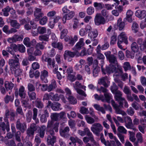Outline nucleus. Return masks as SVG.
<instances>
[{"mask_svg":"<svg viewBox=\"0 0 146 146\" xmlns=\"http://www.w3.org/2000/svg\"><path fill=\"white\" fill-rule=\"evenodd\" d=\"M15 58V59H10L9 64L11 71L14 73L15 77H17L22 74L23 70L20 68L19 59L16 56Z\"/></svg>","mask_w":146,"mask_h":146,"instance_id":"f257e3e1","label":"nucleus"},{"mask_svg":"<svg viewBox=\"0 0 146 146\" xmlns=\"http://www.w3.org/2000/svg\"><path fill=\"white\" fill-rule=\"evenodd\" d=\"M104 54L109 62L111 63L116 64L117 68L119 69L120 71L121 72L122 68L117 62L116 57L113 55L111 54V52L110 51L106 52L104 53Z\"/></svg>","mask_w":146,"mask_h":146,"instance_id":"f03ea898","label":"nucleus"},{"mask_svg":"<svg viewBox=\"0 0 146 146\" xmlns=\"http://www.w3.org/2000/svg\"><path fill=\"white\" fill-rule=\"evenodd\" d=\"M103 127L99 123H95L93 124L91 127V131L97 136L100 135V132L103 129Z\"/></svg>","mask_w":146,"mask_h":146,"instance_id":"7ed1b4c3","label":"nucleus"},{"mask_svg":"<svg viewBox=\"0 0 146 146\" xmlns=\"http://www.w3.org/2000/svg\"><path fill=\"white\" fill-rule=\"evenodd\" d=\"M106 20L101 14L97 13L94 19L95 24L97 26L104 25L106 22Z\"/></svg>","mask_w":146,"mask_h":146,"instance_id":"20e7f679","label":"nucleus"},{"mask_svg":"<svg viewBox=\"0 0 146 146\" xmlns=\"http://www.w3.org/2000/svg\"><path fill=\"white\" fill-rule=\"evenodd\" d=\"M77 53H76V52H73L66 50L64 51L63 54L64 58L68 62H71L72 60V58L74 57L75 56H76Z\"/></svg>","mask_w":146,"mask_h":146,"instance_id":"39448f33","label":"nucleus"},{"mask_svg":"<svg viewBox=\"0 0 146 146\" xmlns=\"http://www.w3.org/2000/svg\"><path fill=\"white\" fill-rule=\"evenodd\" d=\"M73 87L78 94L84 97L87 96V94L84 91L79 89L80 88L82 85L78 81H76L74 84H73Z\"/></svg>","mask_w":146,"mask_h":146,"instance_id":"423d86ee","label":"nucleus"},{"mask_svg":"<svg viewBox=\"0 0 146 146\" xmlns=\"http://www.w3.org/2000/svg\"><path fill=\"white\" fill-rule=\"evenodd\" d=\"M124 118L125 122V125L127 128L132 129L134 131H137L135 127H133L132 120L130 117L127 116L126 117H124Z\"/></svg>","mask_w":146,"mask_h":146,"instance_id":"0eeeda50","label":"nucleus"},{"mask_svg":"<svg viewBox=\"0 0 146 146\" xmlns=\"http://www.w3.org/2000/svg\"><path fill=\"white\" fill-rule=\"evenodd\" d=\"M113 94H115L114 98L115 100L119 102V106L123 107V102H121V101L124 100L125 98L122 97V93L119 90H117Z\"/></svg>","mask_w":146,"mask_h":146,"instance_id":"6e6552de","label":"nucleus"},{"mask_svg":"<svg viewBox=\"0 0 146 146\" xmlns=\"http://www.w3.org/2000/svg\"><path fill=\"white\" fill-rule=\"evenodd\" d=\"M27 53L30 54H33L35 56H40L42 54L41 51L35 47L34 48L33 47L29 48L27 49Z\"/></svg>","mask_w":146,"mask_h":146,"instance_id":"1a4fd4ad","label":"nucleus"},{"mask_svg":"<svg viewBox=\"0 0 146 146\" xmlns=\"http://www.w3.org/2000/svg\"><path fill=\"white\" fill-rule=\"evenodd\" d=\"M84 130L85 134L86 133L87 136L90 138V140L93 143V145L96 146H98V143L94 140L93 135L89 129L88 127H86L84 129Z\"/></svg>","mask_w":146,"mask_h":146,"instance_id":"9d476101","label":"nucleus"},{"mask_svg":"<svg viewBox=\"0 0 146 146\" xmlns=\"http://www.w3.org/2000/svg\"><path fill=\"white\" fill-rule=\"evenodd\" d=\"M78 38L76 35H74L73 38L71 36H67L64 38L65 41L68 42L71 46H73L78 40Z\"/></svg>","mask_w":146,"mask_h":146,"instance_id":"9b49d317","label":"nucleus"},{"mask_svg":"<svg viewBox=\"0 0 146 146\" xmlns=\"http://www.w3.org/2000/svg\"><path fill=\"white\" fill-rule=\"evenodd\" d=\"M75 15V12L73 11L70 12L68 13L65 14L62 19V23L64 24L66 22V20H70L72 19Z\"/></svg>","mask_w":146,"mask_h":146,"instance_id":"f8f14e48","label":"nucleus"},{"mask_svg":"<svg viewBox=\"0 0 146 146\" xmlns=\"http://www.w3.org/2000/svg\"><path fill=\"white\" fill-rule=\"evenodd\" d=\"M84 39L83 38H81L80 39L78 42L72 48V50L76 52H78V51L80 50L82 47L83 46L84 44Z\"/></svg>","mask_w":146,"mask_h":146,"instance_id":"ddd939ff","label":"nucleus"},{"mask_svg":"<svg viewBox=\"0 0 146 146\" xmlns=\"http://www.w3.org/2000/svg\"><path fill=\"white\" fill-rule=\"evenodd\" d=\"M16 126L17 129L20 130L23 133L27 129V125L26 123H21L19 119H18L16 122Z\"/></svg>","mask_w":146,"mask_h":146,"instance_id":"4468645a","label":"nucleus"},{"mask_svg":"<svg viewBox=\"0 0 146 146\" xmlns=\"http://www.w3.org/2000/svg\"><path fill=\"white\" fill-rule=\"evenodd\" d=\"M44 15V14L42 11V9L37 7L35 8L34 15L36 19L38 20Z\"/></svg>","mask_w":146,"mask_h":146,"instance_id":"2eb2a0df","label":"nucleus"},{"mask_svg":"<svg viewBox=\"0 0 146 146\" xmlns=\"http://www.w3.org/2000/svg\"><path fill=\"white\" fill-rule=\"evenodd\" d=\"M118 41L124 42L126 44H128L127 37L125 32H122L118 35Z\"/></svg>","mask_w":146,"mask_h":146,"instance_id":"dca6fc26","label":"nucleus"},{"mask_svg":"<svg viewBox=\"0 0 146 146\" xmlns=\"http://www.w3.org/2000/svg\"><path fill=\"white\" fill-rule=\"evenodd\" d=\"M22 39L23 38L20 36L15 35L12 37L8 38L7 40L9 43H11L18 41L22 40Z\"/></svg>","mask_w":146,"mask_h":146,"instance_id":"f3484780","label":"nucleus"},{"mask_svg":"<svg viewBox=\"0 0 146 146\" xmlns=\"http://www.w3.org/2000/svg\"><path fill=\"white\" fill-rule=\"evenodd\" d=\"M135 15L139 19H142L146 16V11L144 10H138L136 11Z\"/></svg>","mask_w":146,"mask_h":146,"instance_id":"a211bd4d","label":"nucleus"},{"mask_svg":"<svg viewBox=\"0 0 146 146\" xmlns=\"http://www.w3.org/2000/svg\"><path fill=\"white\" fill-rule=\"evenodd\" d=\"M47 34L40 36L38 37L39 40L41 41H48L49 40V36L51 34V30L48 29L47 30Z\"/></svg>","mask_w":146,"mask_h":146,"instance_id":"6ab92c4d","label":"nucleus"},{"mask_svg":"<svg viewBox=\"0 0 146 146\" xmlns=\"http://www.w3.org/2000/svg\"><path fill=\"white\" fill-rule=\"evenodd\" d=\"M108 80L109 78L107 76H105L99 79L98 83L100 85L102 84L105 87H108V83L109 82Z\"/></svg>","mask_w":146,"mask_h":146,"instance_id":"aec40b11","label":"nucleus"},{"mask_svg":"<svg viewBox=\"0 0 146 146\" xmlns=\"http://www.w3.org/2000/svg\"><path fill=\"white\" fill-rule=\"evenodd\" d=\"M46 129V126L42 125L40 126L38 130V135L41 138H43L44 136L45 130Z\"/></svg>","mask_w":146,"mask_h":146,"instance_id":"412c9836","label":"nucleus"},{"mask_svg":"<svg viewBox=\"0 0 146 146\" xmlns=\"http://www.w3.org/2000/svg\"><path fill=\"white\" fill-rule=\"evenodd\" d=\"M86 61L85 60L81 59L79 61V64H76L74 66V70L76 71L80 70L82 67V65L85 63Z\"/></svg>","mask_w":146,"mask_h":146,"instance_id":"4be33fe9","label":"nucleus"},{"mask_svg":"<svg viewBox=\"0 0 146 146\" xmlns=\"http://www.w3.org/2000/svg\"><path fill=\"white\" fill-rule=\"evenodd\" d=\"M46 62H47V67L49 69H52V68L54 67L55 61L54 59H52L50 58H48Z\"/></svg>","mask_w":146,"mask_h":146,"instance_id":"5701e85b","label":"nucleus"},{"mask_svg":"<svg viewBox=\"0 0 146 146\" xmlns=\"http://www.w3.org/2000/svg\"><path fill=\"white\" fill-rule=\"evenodd\" d=\"M19 94L21 98L23 99L26 98V92L25 90V88L23 86H20L19 89Z\"/></svg>","mask_w":146,"mask_h":146,"instance_id":"b1692460","label":"nucleus"},{"mask_svg":"<svg viewBox=\"0 0 146 146\" xmlns=\"http://www.w3.org/2000/svg\"><path fill=\"white\" fill-rule=\"evenodd\" d=\"M98 35V32L96 29L94 30L93 31L89 32L88 35V36L89 38L93 40L96 38Z\"/></svg>","mask_w":146,"mask_h":146,"instance_id":"393cba45","label":"nucleus"},{"mask_svg":"<svg viewBox=\"0 0 146 146\" xmlns=\"http://www.w3.org/2000/svg\"><path fill=\"white\" fill-rule=\"evenodd\" d=\"M48 76V72L45 70H44L42 71L41 72L40 78L42 81H44L45 83H47L48 82V80L46 78Z\"/></svg>","mask_w":146,"mask_h":146,"instance_id":"a878e982","label":"nucleus"},{"mask_svg":"<svg viewBox=\"0 0 146 146\" xmlns=\"http://www.w3.org/2000/svg\"><path fill=\"white\" fill-rule=\"evenodd\" d=\"M56 140V137L55 136H50V135H48L47 140L48 144L49 145H53L55 142Z\"/></svg>","mask_w":146,"mask_h":146,"instance_id":"bb28decb","label":"nucleus"},{"mask_svg":"<svg viewBox=\"0 0 146 146\" xmlns=\"http://www.w3.org/2000/svg\"><path fill=\"white\" fill-rule=\"evenodd\" d=\"M14 84L11 82L5 81L4 83L5 88L7 91L11 90L14 86Z\"/></svg>","mask_w":146,"mask_h":146,"instance_id":"cd10ccee","label":"nucleus"},{"mask_svg":"<svg viewBox=\"0 0 146 146\" xmlns=\"http://www.w3.org/2000/svg\"><path fill=\"white\" fill-rule=\"evenodd\" d=\"M121 18H119L117 20V26L119 30L123 29L125 27V23L122 21Z\"/></svg>","mask_w":146,"mask_h":146,"instance_id":"c85d7f7f","label":"nucleus"},{"mask_svg":"<svg viewBox=\"0 0 146 146\" xmlns=\"http://www.w3.org/2000/svg\"><path fill=\"white\" fill-rule=\"evenodd\" d=\"M90 50V49H88L87 50V52H86V50L85 49H83L82 50L81 52L79 53L78 52H76V53H77L76 54V56H86L87 55V54H90L92 52V50H91V51L90 52H88Z\"/></svg>","mask_w":146,"mask_h":146,"instance_id":"c756f323","label":"nucleus"},{"mask_svg":"<svg viewBox=\"0 0 146 146\" xmlns=\"http://www.w3.org/2000/svg\"><path fill=\"white\" fill-rule=\"evenodd\" d=\"M116 68L113 64H110L106 69V72L108 73L116 72Z\"/></svg>","mask_w":146,"mask_h":146,"instance_id":"7c9ffc66","label":"nucleus"},{"mask_svg":"<svg viewBox=\"0 0 146 146\" xmlns=\"http://www.w3.org/2000/svg\"><path fill=\"white\" fill-rule=\"evenodd\" d=\"M57 87L56 82L54 80H52L51 83L48 86V91L50 92L53 89Z\"/></svg>","mask_w":146,"mask_h":146,"instance_id":"2f4dec72","label":"nucleus"},{"mask_svg":"<svg viewBox=\"0 0 146 146\" xmlns=\"http://www.w3.org/2000/svg\"><path fill=\"white\" fill-rule=\"evenodd\" d=\"M133 14V12L131 10H128L126 12V19L129 22L131 23L132 21V16Z\"/></svg>","mask_w":146,"mask_h":146,"instance_id":"473e14b6","label":"nucleus"},{"mask_svg":"<svg viewBox=\"0 0 146 146\" xmlns=\"http://www.w3.org/2000/svg\"><path fill=\"white\" fill-rule=\"evenodd\" d=\"M10 24L12 27L16 29H19L20 27V24L15 20H11L10 21Z\"/></svg>","mask_w":146,"mask_h":146,"instance_id":"72a5a7b5","label":"nucleus"},{"mask_svg":"<svg viewBox=\"0 0 146 146\" xmlns=\"http://www.w3.org/2000/svg\"><path fill=\"white\" fill-rule=\"evenodd\" d=\"M61 105L58 102H54L51 106L52 110L55 111H57L61 109L60 108Z\"/></svg>","mask_w":146,"mask_h":146,"instance_id":"f704fd0d","label":"nucleus"},{"mask_svg":"<svg viewBox=\"0 0 146 146\" xmlns=\"http://www.w3.org/2000/svg\"><path fill=\"white\" fill-rule=\"evenodd\" d=\"M114 109L115 113L117 114H121L123 116L127 115L126 113L123 110L120 109L119 106L115 108Z\"/></svg>","mask_w":146,"mask_h":146,"instance_id":"c9c22d12","label":"nucleus"},{"mask_svg":"<svg viewBox=\"0 0 146 146\" xmlns=\"http://www.w3.org/2000/svg\"><path fill=\"white\" fill-rule=\"evenodd\" d=\"M50 97L52 100L58 101L59 100L60 98L57 94H54L53 93L51 92L49 93Z\"/></svg>","mask_w":146,"mask_h":146,"instance_id":"e433bc0d","label":"nucleus"},{"mask_svg":"<svg viewBox=\"0 0 146 146\" xmlns=\"http://www.w3.org/2000/svg\"><path fill=\"white\" fill-rule=\"evenodd\" d=\"M105 97V101H106L108 103H110V100L112 98V95L108 92L104 94Z\"/></svg>","mask_w":146,"mask_h":146,"instance_id":"4c0bfd02","label":"nucleus"},{"mask_svg":"<svg viewBox=\"0 0 146 146\" xmlns=\"http://www.w3.org/2000/svg\"><path fill=\"white\" fill-rule=\"evenodd\" d=\"M37 31L38 34H43L46 33L47 30L45 27L39 26L37 28Z\"/></svg>","mask_w":146,"mask_h":146,"instance_id":"58836bf2","label":"nucleus"},{"mask_svg":"<svg viewBox=\"0 0 146 146\" xmlns=\"http://www.w3.org/2000/svg\"><path fill=\"white\" fill-rule=\"evenodd\" d=\"M14 99V95L9 96L7 95L4 98V101L6 104H8L9 101L11 102H13Z\"/></svg>","mask_w":146,"mask_h":146,"instance_id":"ea45409f","label":"nucleus"},{"mask_svg":"<svg viewBox=\"0 0 146 146\" xmlns=\"http://www.w3.org/2000/svg\"><path fill=\"white\" fill-rule=\"evenodd\" d=\"M132 50L134 52H137L139 50V46L136 42H133L131 45Z\"/></svg>","mask_w":146,"mask_h":146,"instance_id":"a19ab883","label":"nucleus"},{"mask_svg":"<svg viewBox=\"0 0 146 146\" xmlns=\"http://www.w3.org/2000/svg\"><path fill=\"white\" fill-rule=\"evenodd\" d=\"M94 108L98 111H101L102 113L105 114L106 113L104 109L102 107H101L98 104H94Z\"/></svg>","mask_w":146,"mask_h":146,"instance_id":"79ce46f5","label":"nucleus"},{"mask_svg":"<svg viewBox=\"0 0 146 146\" xmlns=\"http://www.w3.org/2000/svg\"><path fill=\"white\" fill-rule=\"evenodd\" d=\"M11 8L9 6L6 7L5 8L2 9V11L3 12V15L5 17H7L9 15V12L10 11Z\"/></svg>","mask_w":146,"mask_h":146,"instance_id":"37998d69","label":"nucleus"},{"mask_svg":"<svg viewBox=\"0 0 146 146\" xmlns=\"http://www.w3.org/2000/svg\"><path fill=\"white\" fill-rule=\"evenodd\" d=\"M85 118L87 122L89 124H92L95 122L94 119L88 115H86Z\"/></svg>","mask_w":146,"mask_h":146,"instance_id":"c03bdc74","label":"nucleus"},{"mask_svg":"<svg viewBox=\"0 0 146 146\" xmlns=\"http://www.w3.org/2000/svg\"><path fill=\"white\" fill-rule=\"evenodd\" d=\"M128 132L129 140L132 142H134L136 140L135 137V133L130 131H129Z\"/></svg>","mask_w":146,"mask_h":146,"instance_id":"a18cd8bd","label":"nucleus"},{"mask_svg":"<svg viewBox=\"0 0 146 146\" xmlns=\"http://www.w3.org/2000/svg\"><path fill=\"white\" fill-rule=\"evenodd\" d=\"M48 20V17L46 16H44L40 19L39 23L40 25H44L46 23Z\"/></svg>","mask_w":146,"mask_h":146,"instance_id":"49530a36","label":"nucleus"},{"mask_svg":"<svg viewBox=\"0 0 146 146\" xmlns=\"http://www.w3.org/2000/svg\"><path fill=\"white\" fill-rule=\"evenodd\" d=\"M117 120L116 119L115 117H113V119L114 120L115 123L116 125L117 126H118L120 125V124L119 122L118 121V120L120 122L123 123V120L122 118L120 117L117 116Z\"/></svg>","mask_w":146,"mask_h":146,"instance_id":"de8ad7c7","label":"nucleus"},{"mask_svg":"<svg viewBox=\"0 0 146 146\" xmlns=\"http://www.w3.org/2000/svg\"><path fill=\"white\" fill-rule=\"evenodd\" d=\"M36 106L39 108H42L43 107V105L41 100L37 99L35 101Z\"/></svg>","mask_w":146,"mask_h":146,"instance_id":"09e8293b","label":"nucleus"},{"mask_svg":"<svg viewBox=\"0 0 146 146\" xmlns=\"http://www.w3.org/2000/svg\"><path fill=\"white\" fill-rule=\"evenodd\" d=\"M28 94L31 100H34L36 99V95L35 92H28Z\"/></svg>","mask_w":146,"mask_h":146,"instance_id":"8fccbe9b","label":"nucleus"},{"mask_svg":"<svg viewBox=\"0 0 146 146\" xmlns=\"http://www.w3.org/2000/svg\"><path fill=\"white\" fill-rule=\"evenodd\" d=\"M68 99L71 104H74L77 103L76 99L72 96L68 97Z\"/></svg>","mask_w":146,"mask_h":146,"instance_id":"3c124183","label":"nucleus"},{"mask_svg":"<svg viewBox=\"0 0 146 146\" xmlns=\"http://www.w3.org/2000/svg\"><path fill=\"white\" fill-rule=\"evenodd\" d=\"M100 71V68H93V74L94 77H96L98 76V74Z\"/></svg>","mask_w":146,"mask_h":146,"instance_id":"603ef678","label":"nucleus"},{"mask_svg":"<svg viewBox=\"0 0 146 146\" xmlns=\"http://www.w3.org/2000/svg\"><path fill=\"white\" fill-rule=\"evenodd\" d=\"M30 42V39L28 37H26L24 39L23 43L27 47L31 46Z\"/></svg>","mask_w":146,"mask_h":146,"instance_id":"864d4df0","label":"nucleus"},{"mask_svg":"<svg viewBox=\"0 0 146 146\" xmlns=\"http://www.w3.org/2000/svg\"><path fill=\"white\" fill-rule=\"evenodd\" d=\"M123 67L125 71L130 69L131 68V66L129 63L127 62H124L123 64Z\"/></svg>","mask_w":146,"mask_h":146,"instance_id":"5fc2aeb1","label":"nucleus"},{"mask_svg":"<svg viewBox=\"0 0 146 146\" xmlns=\"http://www.w3.org/2000/svg\"><path fill=\"white\" fill-rule=\"evenodd\" d=\"M95 98L97 100H101L103 102H105V100L104 96L102 95H100L99 96L97 94H96L94 95Z\"/></svg>","mask_w":146,"mask_h":146,"instance_id":"6e6d98bb","label":"nucleus"},{"mask_svg":"<svg viewBox=\"0 0 146 146\" xmlns=\"http://www.w3.org/2000/svg\"><path fill=\"white\" fill-rule=\"evenodd\" d=\"M51 118L53 120L56 121L60 120L58 113H53L51 114Z\"/></svg>","mask_w":146,"mask_h":146,"instance_id":"4d7b16f0","label":"nucleus"},{"mask_svg":"<svg viewBox=\"0 0 146 146\" xmlns=\"http://www.w3.org/2000/svg\"><path fill=\"white\" fill-rule=\"evenodd\" d=\"M138 27V25L136 23L134 22L133 23L132 29L134 33H136L137 32Z\"/></svg>","mask_w":146,"mask_h":146,"instance_id":"13d9d810","label":"nucleus"},{"mask_svg":"<svg viewBox=\"0 0 146 146\" xmlns=\"http://www.w3.org/2000/svg\"><path fill=\"white\" fill-rule=\"evenodd\" d=\"M94 7L97 9H101L102 8L104 5L102 3L95 2L93 4Z\"/></svg>","mask_w":146,"mask_h":146,"instance_id":"bf43d9fd","label":"nucleus"},{"mask_svg":"<svg viewBox=\"0 0 146 146\" xmlns=\"http://www.w3.org/2000/svg\"><path fill=\"white\" fill-rule=\"evenodd\" d=\"M18 51L21 53H24L25 51V48L23 44H18Z\"/></svg>","mask_w":146,"mask_h":146,"instance_id":"052dcab7","label":"nucleus"},{"mask_svg":"<svg viewBox=\"0 0 146 146\" xmlns=\"http://www.w3.org/2000/svg\"><path fill=\"white\" fill-rule=\"evenodd\" d=\"M86 12L88 15H91L94 13V9L93 7L90 6L87 8Z\"/></svg>","mask_w":146,"mask_h":146,"instance_id":"680f3d73","label":"nucleus"},{"mask_svg":"<svg viewBox=\"0 0 146 146\" xmlns=\"http://www.w3.org/2000/svg\"><path fill=\"white\" fill-rule=\"evenodd\" d=\"M32 116V113L31 111L30 110L28 111L26 115L27 120L28 122H30Z\"/></svg>","mask_w":146,"mask_h":146,"instance_id":"e2e57ef3","label":"nucleus"},{"mask_svg":"<svg viewBox=\"0 0 146 146\" xmlns=\"http://www.w3.org/2000/svg\"><path fill=\"white\" fill-rule=\"evenodd\" d=\"M117 36L113 35L111 37L110 44L111 45H113L116 43L117 40Z\"/></svg>","mask_w":146,"mask_h":146,"instance_id":"0e129e2a","label":"nucleus"},{"mask_svg":"<svg viewBox=\"0 0 146 146\" xmlns=\"http://www.w3.org/2000/svg\"><path fill=\"white\" fill-rule=\"evenodd\" d=\"M136 137L137 139V141L141 143L143 142L142 134L140 132H139L136 134Z\"/></svg>","mask_w":146,"mask_h":146,"instance_id":"69168bd1","label":"nucleus"},{"mask_svg":"<svg viewBox=\"0 0 146 146\" xmlns=\"http://www.w3.org/2000/svg\"><path fill=\"white\" fill-rule=\"evenodd\" d=\"M68 33V30L66 29H64L61 32L60 38L62 39Z\"/></svg>","mask_w":146,"mask_h":146,"instance_id":"338daca9","label":"nucleus"},{"mask_svg":"<svg viewBox=\"0 0 146 146\" xmlns=\"http://www.w3.org/2000/svg\"><path fill=\"white\" fill-rule=\"evenodd\" d=\"M80 112L81 113L84 114H87L89 113L88 109L84 107H82L81 108L80 110Z\"/></svg>","mask_w":146,"mask_h":146,"instance_id":"774afa93","label":"nucleus"}]
</instances>
